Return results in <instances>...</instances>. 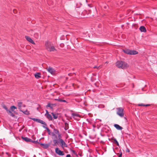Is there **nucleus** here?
Returning <instances> with one entry per match:
<instances>
[{"label":"nucleus","instance_id":"1","mask_svg":"<svg viewBox=\"0 0 157 157\" xmlns=\"http://www.w3.org/2000/svg\"><path fill=\"white\" fill-rule=\"evenodd\" d=\"M54 133H53L52 136H54L55 139L53 140V142L55 145L56 144H58L59 143V142L58 141V139H59V136H61V134L59 133V130L56 129L54 128Z\"/></svg>","mask_w":157,"mask_h":157},{"label":"nucleus","instance_id":"5","mask_svg":"<svg viewBox=\"0 0 157 157\" xmlns=\"http://www.w3.org/2000/svg\"><path fill=\"white\" fill-rule=\"evenodd\" d=\"M58 141L60 142V145L62 148L64 147H67V145L65 143L64 141L62 139V136H59V139H58Z\"/></svg>","mask_w":157,"mask_h":157},{"label":"nucleus","instance_id":"36","mask_svg":"<svg viewBox=\"0 0 157 157\" xmlns=\"http://www.w3.org/2000/svg\"><path fill=\"white\" fill-rule=\"evenodd\" d=\"M126 152H129L130 151H129V150L127 148V149H126Z\"/></svg>","mask_w":157,"mask_h":157},{"label":"nucleus","instance_id":"38","mask_svg":"<svg viewBox=\"0 0 157 157\" xmlns=\"http://www.w3.org/2000/svg\"><path fill=\"white\" fill-rule=\"evenodd\" d=\"M99 67H98V66H94V68H98Z\"/></svg>","mask_w":157,"mask_h":157},{"label":"nucleus","instance_id":"10","mask_svg":"<svg viewBox=\"0 0 157 157\" xmlns=\"http://www.w3.org/2000/svg\"><path fill=\"white\" fill-rule=\"evenodd\" d=\"M47 70L51 74H53L54 73V72L55 71L54 70V69L50 67H49L47 69Z\"/></svg>","mask_w":157,"mask_h":157},{"label":"nucleus","instance_id":"3","mask_svg":"<svg viewBox=\"0 0 157 157\" xmlns=\"http://www.w3.org/2000/svg\"><path fill=\"white\" fill-rule=\"evenodd\" d=\"M45 47L48 51L50 52H53L56 50L54 46H51V43L48 41H46L45 42Z\"/></svg>","mask_w":157,"mask_h":157},{"label":"nucleus","instance_id":"37","mask_svg":"<svg viewBox=\"0 0 157 157\" xmlns=\"http://www.w3.org/2000/svg\"><path fill=\"white\" fill-rule=\"evenodd\" d=\"M66 157H71V156L70 154H68L67 155Z\"/></svg>","mask_w":157,"mask_h":157},{"label":"nucleus","instance_id":"23","mask_svg":"<svg viewBox=\"0 0 157 157\" xmlns=\"http://www.w3.org/2000/svg\"><path fill=\"white\" fill-rule=\"evenodd\" d=\"M51 114L53 116V117L54 119H56L58 117V114H55L53 113H52Z\"/></svg>","mask_w":157,"mask_h":157},{"label":"nucleus","instance_id":"12","mask_svg":"<svg viewBox=\"0 0 157 157\" xmlns=\"http://www.w3.org/2000/svg\"><path fill=\"white\" fill-rule=\"evenodd\" d=\"M21 138L24 140L26 142H29L30 141H32V140L30 139L29 138L27 137H24L23 136L21 137Z\"/></svg>","mask_w":157,"mask_h":157},{"label":"nucleus","instance_id":"21","mask_svg":"<svg viewBox=\"0 0 157 157\" xmlns=\"http://www.w3.org/2000/svg\"><path fill=\"white\" fill-rule=\"evenodd\" d=\"M2 105L3 108L5 109L7 112H8V111L9 110L8 109V108L6 106V105L3 103Z\"/></svg>","mask_w":157,"mask_h":157},{"label":"nucleus","instance_id":"4","mask_svg":"<svg viewBox=\"0 0 157 157\" xmlns=\"http://www.w3.org/2000/svg\"><path fill=\"white\" fill-rule=\"evenodd\" d=\"M123 51L125 53L130 55H136L138 53V52L135 50H131L129 49H123Z\"/></svg>","mask_w":157,"mask_h":157},{"label":"nucleus","instance_id":"8","mask_svg":"<svg viewBox=\"0 0 157 157\" xmlns=\"http://www.w3.org/2000/svg\"><path fill=\"white\" fill-rule=\"evenodd\" d=\"M71 116L75 120L77 121H78L79 120L78 118H80V115L79 114L75 113H72Z\"/></svg>","mask_w":157,"mask_h":157},{"label":"nucleus","instance_id":"11","mask_svg":"<svg viewBox=\"0 0 157 157\" xmlns=\"http://www.w3.org/2000/svg\"><path fill=\"white\" fill-rule=\"evenodd\" d=\"M25 39L29 42L31 43L32 44H35V43L34 41L32 40V39L29 36H25Z\"/></svg>","mask_w":157,"mask_h":157},{"label":"nucleus","instance_id":"27","mask_svg":"<svg viewBox=\"0 0 157 157\" xmlns=\"http://www.w3.org/2000/svg\"><path fill=\"white\" fill-rule=\"evenodd\" d=\"M34 36L36 38H38L39 37V35L37 33H35L34 34Z\"/></svg>","mask_w":157,"mask_h":157},{"label":"nucleus","instance_id":"32","mask_svg":"<svg viewBox=\"0 0 157 157\" xmlns=\"http://www.w3.org/2000/svg\"><path fill=\"white\" fill-rule=\"evenodd\" d=\"M46 113L45 114V116H46V115H48V114H49L48 111L47 110H46Z\"/></svg>","mask_w":157,"mask_h":157},{"label":"nucleus","instance_id":"31","mask_svg":"<svg viewBox=\"0 0 157 157\" xmlns=\"http://www.w3.org/2000/svg\"><path fill=\"white\" fill-rule=\"evenodd\" d=\"M138 105L139 106H144V104H138Z\"/></svg>","mask_w":157,"mask_h":157},{"label":"nucleus","instance_id":"18","mask_svg":"<svg viewBox=\"0 0 157 157\" xmlns=\"http://www.w3.org/2000/svg\"><path fill=\"white\" fill-rule=\"evenodd\" d=\"M7 113H8V114L10 115V116H12L13 117H15V114L11 112L10 110H9L8 111V112Z\"/></svg>","mask_w":157,"mask_h":157},{"label":"nucleus","instance_id":"41","mask_svg":"<svg viewBox=\"0 0 157 157\" xmlns=\"http://www.w3.org/2000/svg\"><path fill=\"white\" fill-rule=\"evenodd\" d=\"M65 125H67V123H65Z\"/></svg>","mask_w":157,"mask_h":157},{"label":"nucleus","instance_id":"19","mask_svg":"<svg viewBox=\"0 0 157 157\" xmlns=\"http://www.w3.org/2000/svg\"><path fill=\"white\" fill-rule=\"evenodd\" d=\"M35 77L36 78H39L41 77L40 74L39 73H37L35 75Z\"/></svg>","mask_w":157,"mask_h":157},{"label":"nucleus","instance_id":"7","mask_svg":"<svg viewBox=\"0 0 157 157\" xmlns=\"http://www.w3.org/2000/svg\"><path fill=\"white\" fill-rule=\"evenodd\" d=\"M55 152L56 154L60 156H63L65 154L63 152L60 150L58 147H56L55 149Z\"/></svg>","mask_w":157,"mask_h":157},{"label":"nucleus","instance_id":"28","mask_svg":"<svg viewBox=\"0 0 157 157\" xmlns=\"http://www.w3.org/2000/svg\"><path fill=\"white\" fill-rule=\"evenodd\" d=\"M59 101L66 103L67 102V101L65 100H63L61 99H60V100H59Z\"/></svg>","mask_w":157,"mask_h":157},{"label":"nucleus","instance_id":"15","mask_svg":"<svg viewBox=\"0 0 157 157\" xmlns=\"http://www.w3.org/2000/svg\"><path fill=\"white\" fill-rule=\"evenodd\" d=\"M139 29L141 32H145L146 31V29L145 28L144 26H140Z\"/></svg>","mask_w":157,"mask_h":157},{"label":"nucleus","instance_id":"22","mask_svg":"<svg viewBox=\"0 0 157 157\" xmlns=\"http://www.w3.org/2000/svg\"><path fill=\"white\" fill-rule=\"evenodd\" d=\"M30 119L33 120L34 121H36L37 122L39 123L40 122V121L41 120L39 119H37L36 118H30Z\"/></svg>","mask_w":157,"mask_h":157},{"label":"nucleus","instance_id":"43","mask_svg":"<svg viewBox=\"0 0 157 157\" xmlns=\"http://www.w3.org/2000/svg\"><path fill=\"white\" fill-rule=\"evenodd\" d=\"M88 6H90V7H91V6H90V5L88 4Z\"/></svg>","mask_w":157,"mask_h":157},{"label":"nucleus","instance_id":"13","mask_svg":"<svg viewBox=\"0 0 157 157\" xmlns=\"http://www.w3.org/2000/svg\"><path fill=\"white\" fill-rule=\"evenodd\" d=\"M39 123L43 124L42 125V127L44 128H45L47 127V124L44 121L41 120H40V122H39Z\"/></svg>","mask_w":157,"mask_h":157},{"label":"nucleus","instance_id":"30","mask_svg":"<svg viewBox=\"0 0 157 157\" xmlns=\"http://www.w3.org/2000/svg\"><path fill=\"white\" fill-rule=\"evenodd\" d=\"M79 5H78H78L77 4V8H79L80 7V6H81L82 5V4L81 3H79L78 4Z\"/></svg>","mask_w":157,"mask_h":157},{"label":"nucleus","instance_id":"29","mask_svg":"<svg viewBox=\"0 0 157 157\" xmlns=\"http://www.w3.org/2000/svg\"><path fill=\"white\" fill-rule=\"evenodd\" d=\"M45 129H46L47 130V132H48V134L50 135V130L48 127L46 128Z\"/></svg>","mask_w":157,"mask_h":157},{"label":"nucleus","instance_id":"20","mask_svg":"<svg viewBox=\"0 0 157 157\" xmlns=\"http://www.w3.org/2000/svg\"><path fill=\"white\" fill-rule=\"evenodd\" d=\"M113 143L114 144H116L117 146H119V143H118V142L117 141V139L116 138H113Z\"/></svg>","mask_w":157,"mask_h":157},{"label":"nucleus","instance_id":"24","mask_svg":"<svg viewBox=\"0 0 157 157\" xmlns=\"http://www.w3.org/2000/svg\"><path fill=\"white\" fill-rule=\"evenodd\" d=\"M54 105L53 104H51L50 103H48L47 105L46 106V107H49L51 109L52 108V107L51 105Z\"/></svg>","mask_w":157,"mask_h":157},{"label":"nucleus","instance_id":"14","mask_svg":"<svg viewBox=\"0 0 157 157\" xmlns=\"http://www.w3.org/2000/svg\"><path fill=\"white\" fill-rule=\"evenodd\" d=\"M114 127L118 130H121L123 128L118 124H115L114 125Z\"/></svg>","mask_w":157,"mask_h":157},{"label":"nucleus","instance_id":"25","mask_svg":"<svg viewBox=\"0 0 157 157\" xmlns=\"http://www.w3.org/2000/svg\"><path fill=\"white\" fill-rule=\"evenodd\" d=\"M21 111L22 112L24 113H25L27 115L29 114V112L27 110L26 111H23V110H21Z\"/></svg>","mask_w":157,"mask_h":157},{"label":"nucleus","instance_id":"6","mask_svg":"<svg viewBox=\"0 0 157 157\" xmlns=\"http://www.w3.org/2000/svg\"><path fill=\"white\" fill-rule=\"evenodd\" d=\"M117 114L121 117H123L124 116L123 109L121 107H119L117 109Z\"/></svg>","mask_w":157,"mask_h":157},{"label":"nucleus","instance_id":"2","mask_svg":"<svg viewBox=\"0 0 157 157\" xmlns=\"http://www.w3.org/2000/svg\"><path fill=\"white\" fill-rule=\"evenodd\" d=\"M116 66L119 68L124 69L128 67L127 63L122 61H117L116 63Z\"/></svg>","mask_w":157,"mask_h":157},{"label":"nucleus","instance_id":"40","mask_svg":"<svg viewBox=\"0 0 157 157\" xmlns=\"http://www.w3.org/2000/svg\"><path fill=\"white\" fill-rule=\"evenodd\" d=\"M60 99L58 98V99H55V100L58 101H59V100H60Z\"/></svg>","mask_w":157,"mask_h":157},{"label":"nucleus","instance_id":"16","mask_svg":"<svg viewBox=\"0 0 157 157\" xmlns=\"http://www.w3.org/2000/svg\"><path fill=\"white\" fill-rule=\"evenodd\" d=\"M40 144L41 146H43L44 148L46 149L48 148L49 147V145L47 144L40 143Z\"/></svg>","mask_w":157,"mask_h":157},{"label":"nucleus","instance_id":"33","mask_svg":"<svg viewBox=\"0 0 157 157\" xmlns=\"http://www.w3.org/2000/svg\"><path fill=\"white\" fill-rule=\"evenodd\" d=\"M30 142H32L34 143H36L37 142V141H34L32 140V141H30Z\"/></svg>","mask_w":157,"mask_h":157},{"label":"nucleus","instance_id":"35","mask_svg":"<svg viewBox=\"0 0 157 157\" xmlns=\"http://www.w3.org/2000/svg\"><path fill=\"white\" fill-rule=\"evenodd\" d=\"M72 151L73 152V153L75 154V155H77L76 153L75 152V151H74V150H72Z\"/></svg>","mask_w":157,"mask_h":157},{"label":"nucleus","instance_id":"26","mask_svg":"<svg viewBox=\"0 0 157 157\" xmlns=\"http://www.w3.org/2000/svg\"><path fill=\"white\" fill-rule=\"evenodd\" d=\"M16 107L13 105L11 107V109L12 111H13L15 109H16Z\"/></svg>","mask_w":157,"mask_h":157},{"label":"nucleus","instance_id":"17","mask_svg":"<svg viewBox=\"0 0 157 157\" xmlns=\"http://www.w3.org/2000/svg\"><path fill=\"white\" fill-rule=\"evenodd\" d=\"M45 116L49 120H52V117L50 114H48V115Z\"/></svg>","mask_w":157,"mask_h":157},{"label":"nucleus","instance_id":"42","mask_svg":"<svg viewBox=\"0 0 157 157\" xmlns=\"http://www.w3.org/2000/svg\"><path fill=\"white\" fill-rule=\"evenodd\" d=\"M18 139H19V140H21V138H18Z\"/></svg>","mask_w":157,"mask_h":157},{"label":"nucleus","instance_id":"44","mask_svg":"<svg viewBox=\"0 0 157 157\" xmlns=\"http://www.w3.org/2000/svg\"><path fill=\"white\" fill-rule=\"evenodd\" d=\"M15 11V10H13V11L14 13H15V12H14V11Z\"/></svg>","mask_w":157,"mask_h":157},{"label":"nucleus","instance_id":"34","mask_svg":"<svg viewBox=\"0 0 157 157\" xmlns=\"http://www.w3.org/2000/svg\"><path fill=\"white\" fill-rule=\"evenodd\" d=\"M120 154L119 155V156L118 157H122V152H120Z\"/></svg>","mask_w":157,"mask_h":157},{"label":"nucleus","instance_id":"39","mask_svg":"<svg viewBox=\"0 0 157 157\" xmlns=\"http://www.w3.org/2000/svg\"><path fill=\"white\" fill-rule=\"evenodd\" d=\"M149 105H150V104H146V105L144 104V106H148Z\"/></svg>","mask_w":157,"mask_h":157},{"label":"nucleus","instance_id":"9","mask_svg":"<svg viewBox=\"0 0 157 157\" xmlns=\"http://www.w3.org/2000/svg\"><path fill=\"white\" fill-rule=\"evenodd\" d=\"M17 106L18 109L20 111H21L22 107H25V105L23 104L22 102L21 101L17 102Z\"/></svg>","mask_w":157,"mask_h":157}]
</instances>
